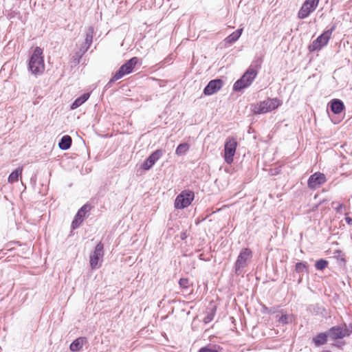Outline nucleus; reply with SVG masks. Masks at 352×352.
Listing matches in <instances>:
<instances>
[{
    "mask_svg": "<svg viewBox=\"0 0 352 352\" xmlns=\"http://www.w3.org/2000/svg\"><path fill=\"white\" fill-rule=\"evenodd\" d=\"M22 167H19L15 170L12 172L8 179L9 183H14L18 181L19 177L22 174Z\"/></svg>",
    "mask_w": 352,
    "mask_h": 352,
    "instance_id": "22",
    "label": "nucleus"
},
{
    "mask_svg": "<svg viewBox=\"0 0 352 352\" xmlns=\"http://www.w3.org/2000/svg\"><path fill=\"white\" fill-rule=\"evenodd\" d=\"M344 109V103L338 99H334L331 101V109L336 113L338 114L342 112Z\"/></svg>",
    "mask_w": 352,
    "mask_h": 352,
    "instance_id": "18",
    "label": "nucleus"
},
{
    "mask_svg": "<svg viewBox=\"0 0 352 352\" xmlns=\"http://www.w3.org/2000/svg\"><path fill=\"white\" fill-rule=\"evenodd\" d=\"M307 269V264L304 262H298L296 264L295 270L297 272H302L303 271L306 270Z\"/></svg>",
    "mask_w": 352,
    "mask_h": 352,
    "instance_id": "28",
    "label": "nucleus"
},
{
    "mask_svg": "<svg viewBox=\"0 0 352 352\" xmlns=\"http://www.w3.org/2000/svg\"><path fill=\"white\" fill-rule=\"evenodd\" d=\"M72 144V138L69 135H64L58 143V146L62 150H67Z\"/></svg>",
    "mask_w": 352,
    "mask_h": 352,
    "instance_id": "19",
    "label": "nucleus"
},
{
    "mask_svg": "<svg viewBox=\"0 0 352 352\" xmlns=\"http://www.w3.org/2000/svg\"><path fill=\"white\" fill-rule=\"evenodd\" d=\"M93 36H94V28H93V27H89L87 30V32H86L85 42L82 44V47L88 50L92 43Z\"/></svg>",
    "mask_w": 352,
    "mask_h": 352,
    "instance_id": "16",
    "label": "nucleus"
},
{
    "mask_svg": "<svg viewBox=\"0 0 352 352\" xmlns=\"http://www.w3.org/2000/svg\"><path fill=\"white\" fill-rule=\"evenodd\" d=\"M86 48L81 47L80 50L75 53V54L73 56V62L75 65L78 64L82 57V56L85 54V52L87 51Z\"/></svg>",
    "mask_w": 352,
    "mask_h": 352,
    "instance_id": "24",
    "label": "nucleus"
},
{
    "mask_svg": "<svg viewBox=\"0 0 352 352\" xmlns=\"http://www.w3.org/2000/svg\"><path fill=\"white\" fill-rule=\"evenodd\" d=\"M195 197L194 192L191 190H183L178 195L175 200V208L184 209L190 205Z\"/></svg>",
    "mask_w": 352,
    "mask_h": 352,
    "instance_id": "5",
    "label": "nucleus"
},
{
    "mask_svg": "<svg viewBox=\"0 0 352 352\" xmlns=\"http://www.w3.org/2000/svg\"><path fill=\"white\" fill-rule=\"evenodd\" d=\"M138 59L137 57H133L122 65L119 70L114 74L113 78L111 79V82L116 81L122 78L124 76L129 74L132 72L133 68L137 64Z\"/></svg>",
    "mask_w": 352,
    "mask_h": 352,
    "instance_id": "6",
    "label": "nucleus"
},
{
    "mask_svg": "<svg viewBox=\"0 0 352 352\" xmlns=\"http://www.w3.org/2000/svg\"><path fill=\"white\" fill-rule=\"evenodd\" d=\"M279 322L283 323V324L288 323L287 316V315L281 316L280 318H279Z\"/></svg>",
    "mask_w": 352,
    "mask_h": 352,
    "instance_id": "31",
    "label": "nucleus"
},
{
    "mask_svg": "<svg viewBox=\"0 0 352 352\" xmlns=\"http://www.w3.org/2000/svg\"><path fill=\"white\" fill-rule=\"evenodd\" d=\"M216 307H214L207 311L206 316L204 318V322L206 324L210 322L215 316Z\"/></svg>",
    "mask_w": 352,
    "mask_h": 352,
    "instance_id": "26",
    "label": "nucleus"
},
{
    "mask_svg": "<svg viewBox=\"0 0 352 352\" xmlns=\"http://www.w3.org/2000/svg\"><path fill=\"white\" fill-rule=\"evenodd\" d=\"M163 153L164 152L161 149H157L152 153L142 164V168L144 170H149L155 164V162L160 160V158L163 155Z\"/></svg>",
    "mask_w": 352,
    "mask_h": 352,
    "instance_id": "14",
    "label": "nucleus"
},
{
    "mask_svg": "<svg viewBox=\"0 0 352 352\" xmlns=\"http://www.w3.org/2000/svg\"><path fill=\"white\" fill-rule=\"evenodd\" d=\"M282 102L278 98H267L262 102L252 105L254 114H263L277 109Z\"/></svg>",
    "mask_w": 352,
    "mask_h": 352,
    "instance_id": "2",
    "label": "nucleus"
},
{
    "mask_svg": "<svg viewBox=\"0 0 352 352\" xmlns=\"http://www.w3.org/2000/svg\"><path fill=\"white\" fill-rule=\"evenodd\" d=\"M85 338L80 337L74 340L70 344L69 349L72 351H78L83 346Z\"/></svg>",
    "mask_w": 352,
    "mask_h": 352,
    "instance_id": "20",
    "label": "nucleus"
},
{
    "mask_svg": "<svg viewBox=\"0 0 352 352\" xmlns=\"http://www.w3.org/2000/svg\"><path fill=\"white\" fill-rule=\"evenodd\" d=\"M198 352H218V351L215 349L209 348L208 346H205L201 348Z\"/></svg>",
    "mask_w": 352,
    "mask_h": 352,
    "instance_id": "30",
    "label": "nucleus"
},
{
    "mask_svg": "<svg viewBox=\"0 0 352 352\" xmlns=\"http://www.w3.org/2000/svg\"><path fill=\"white\" fill-rule=\"evenodd\" d=\"M329 335L333 340L340 339L344 337V333L343 332L342 329L339 327H333L331 328Z\"/></svg>",
    "mask_w": 352,
    "mask_h": 352,
    "instance_id": "15",
    "label": "nucleus"
},
{
    "mask_svg": "<svg viewBox=\"0 0 352 352\" xmlns=\"http://www.w3.org/2000/svg\"><path fill=\"white\" fill-rule=\"evenodd\" d=\"M344 208V205L342 204H339L338 206L335 208L336 210L338 212H341V210Z\"/></svg>",
    "mask_w": 352,
    "mask_h": 352,
    "instance_id": "32",
    "label": "nucleus"
},
{
    "mask_svg": "<svg viewBox=\"0 0 352 352\" xmlns=\"http://www.w3.org/2000/svg\"><path fill=\"white\" fill-rule=\"evenodd\" d=\"M28 69L34 76L41 75L45 71V64L43 56V50L36 47L28 63Z\"/></svg>",
    "mask_w": 352,
    "mask_h": 352,
    "instance_id": "1",
    "label": "nucleus"
},
{
    "mask_svg": "<svg viewBox=\"0 0 352 352\" xmlns=\"http://www.w3.org/2000/svg\"><path fill=\"white\" fill-rule=\"evenodd\" d=\"M223 85V81L221 79L210 80L204 89V94L206 96H211L220 90Z\"/></svg>",
    "mask_w": 352,
    "mask_h": 352,
    "instance_id": "12",
    "label": "nucleus"
},
{
    "mask_svg": "<svg viewBox=\"0 0 352 352\" xmlns=\"http://www.w3.org/2000/svg\"><path fill=\"white\" fill-rule=\"evenodd\" d=\"M257 76V72L252 67H249L243 75L237 80L234 85L233 89L235 91H239L252 85Z\"/></svg>",
    "mask_w": 352,
    "mask_h": 352,
    "instance_id": "3",
    "label": "nucleus"
},
{
    "mask_svg": "<svg viewBox=\"0 0 352 352\" xmlns=\"http://www.w3.org/2000/svg\"><path fill=\"white\" fill-rule=\"evenodd\" d=\"M320 0H306L298 11V16L304 19L309 16L317 8Z\"/></svg>",
    "mask_w": 352,
    "mask_h": 352,
    "instance_id": "10",
    "label": "nucleus"
},
{
    "mask_svg": "<svg viewBox=\"0 0 352 352\" xmlns=\"http://www.w3.org/2000/svg\"><path fill=\"white\" fill-rule=\"evenodd\" d=\"M326 181L327 178L324 174L317 172L309 177L307 185L310 189L316 190L324 184Z\"/></svg>",
    "mask_w": 352,
    "mask_h": 352,
    "instance_id": "11",
    "label": "nucleus"
},
{
    "mask_svg": "<svg viewBox=\"0 0 352 352\" xmlns=\"http://www.w3.org/2000/svg\"><path fill=\"white\" fill-rule=\"evenodd\" d=\"M334 30L335 27H332L331 29L324 32L321 35H320L309 45V51L313 52L318 50H320L322 47L325 46L328 43Z\"/></svg>",
    "mask_w": 352,
    "mask_h": 352,
    "instance_id": "7",
    "label": "nucleus"
},
{
    "mask_svg": "<svg viewBox=\"0 0 352 352\" xmlns=\"http://www.w3.org/2000/svg\"><path fill=\"white\" fill-rule=\"evenodd\" d=\"M327 338V336L325 333H320L313 338V342L316 346H319L326 343Z\"/></svg>",
    "mask_w": 352,
    "mask_h": 352,
    "instance_id": "23",
    "label": "nucleus"
},
{
    "mask_svg": "<svg viewBox=\"0 0 352 352\" xmlns=\"http://www.w3.org/2000/svg\"><path fill=\"white\" fill-rule=\"evenodd\" d=\"M179 285L183 289H188L189 287V280L188 278H182L179 280Z\"/></svg>",
    "mask_w": 352,
    "mask_h": 352,
    "instance_id": "29",
    "label": "nucleus"
},
{
    "mask_svg": "<svg viewBox=\"0 0 352 352\" xmlns=\"http://www.w3.org/2000/svg\"><path fill=\"white\" fill-rule=\"evenodd\" d=\"M252 257V252L249 248H243L240 252L237 259L234 263L235 272L236 274L239 273V271L246 267L248 262Z\"/></svg>",
    "mask_w": 352,
    "mask_h": 352,
    "instance_id": "8",
    "label": "nucleus"
},
{
    "mask_svg": "<svg viewBox=\"0 0 352 352\" xmlns=\"http://www.w3.org/2000/svg\"><path fill=\"white\" fill-rule=\"evenodd\" d=\"M190 146L187 143H182L178 145L175 153L177 155H183L189 150Z\"/></svg>",
    "mask_w": 352,
    "mask_h": 352,
    "instance_id": "25",
    "label": "nucleus"
},
{
    "mask_svg": "<svg viewBox=\"0 0 352 352\" xmlns=\"http://www.w3.org/2000/svg\"><path fill=\"white\" fill-rule=\"evenodd\" d=\"M91 209L90 205L85 204L80 208L76 214L75 219L72 223V227L73 229L77 228L83 221V219L86 214L89 212Z\"/></svg>",
    "mask_w": 352,
    "mask_h": 352,
    "instance_id": "13",
    "label": "nucleus"
},
{
    "mask_svg": "<svg viewBox=\"0 0 352 352\" xmlns=\"http://www.w3.org/2000/svg\"><path fill=\"white\" fill-rule=\"evenodd\" d=\"M242 29H238L235 32H232L231 34H230L227 38H226L225 41L227 43H232L235 41H236L241 36L242 34Z\"/></svg>",
    "mask_w": 352,
    "mask_h": 352,
    "instance_id": "21",
    "label": "nucleus"
},
{
    "mask_svg": "<svg viewBox=\"0 0 352 352\" xmlns=\"http://www.w3.org/2000/svg\"><path fill=\"white\" fill-rule=\"evenodd\" d=\"M237 147V141L234 137H228L226 138L224 145V160L230 164L233 162V157L235 155Z\"/></svg>",
    "mask_w": 352,
    "mask_h": 352,
    "instance_id": "4",
    "label": "nucleus"
},
{
    "mask_svg": "<svg viewBox=\"0 0 352 352\" xmlns=\"http://www.w3.org/2000/svg\"><path fill=\"white\" fill-rule=\"evenodd\" d=\"M328 262L324 259H319L315 263V267L318 270H323L327 267Z\"/></svg>",
    "mask_w": 352,
    "mask_h": 352,
    "instance_id": "27",
    "label": "nucleus"
},
{
    "mask_svg": "<svg viewBox=\"0 0 352 352\" xmlns=\"http://www.w3.org/2000/svg\"><path fill=\"white\" fill-rule=\"evenodd\" d=\"M345 221L349 225H352V217H346Z\"/></svg>",
    "mask_w": 352,
    "mask_h": 352,
    "instance_id": "33",
    "label": "nucleus"
},
{
    "mask_svg": "<svg viewBox=\"0 0 352 352\" xmlns=\"http://www.w3.org/2000/svg\"><path fill=\"white\" fill-rule=\"evenodd\" d=\"M103 244L100 242L95 247L94 251L90 255V266L91 269H98L101 266V263L104 256Z\"/></svg>",
    "mask_w": 352,
    "mask_h": 352,
    "instance_id": "9",
    "label": "nucleus"
},
{
    "mask_svg": "<svg viewBox=\"0 0 352 352\" xmlns=\"http://www.w3.org/2000/svg\"><path fill=\"white\" fill-rule=\"evenodd\" d=\"M89 93H85L79 98H76L71 105L72 109H76L85 102L89 98Z\"/></svg>",
    "mask_w": 352,
    "mask_h": 352,
    "instance_id": "17",
    "label": "nucleus"
}]
</instances>
